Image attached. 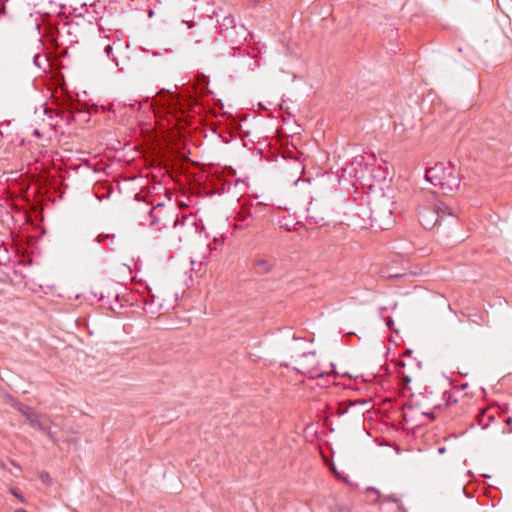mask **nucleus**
<instances>
[{
	"instance_id": "obj_34",
	"label": "nucleus",
	"mask_w": 512,
	"mask_h": 512,
	"mask_svg": "<svg viewBox=\"0 0 512 512\" xmlns=\"http://www.w3.org/2000/svg\"><path fill=\"white\" fill-rule=\"evenodd\" d=\"M34 133L35 135H39V131L37 129L34 131Z\"/></svg>"
},
{
	"instance_id": "obj_15",
	"label": "nucleus",
	"mask_w": 512,
	"mask_h": 512,
	"mask_svg": "<svg viewBox=\"0 0 512 512\" xmlns=\"http://www.w3.org/2000/svg\"><path fill=\"white\" fill-rule=\"evenodd\" d=\"M471 317H475L476 318V319H471L472 322L482 323L484 325H488V323H489V319H488L487 313L475 314V315H471Z\"/></svg>"
},
{
	"instance_id": "obj_29",
	"label": "nucleus",
	"mask_w": 512,
	"mask_h": 512,
	"mask_svg": "<svg viewBox=\"0 0 512 512\" xmlns=\"http://www.w3.org/2000/svg\"><path fill=\"white\" fill-rule=\"evenodd\" d=\"M46 477H48V474H45V477H44V475H41V478H42L43 480H46Z\"/></svg>"
},
{
	"instance_id": "obj_7",
	"label": "nucleus",
	"mask_w": 512,
	"mask_h": 512,
	"mask_svg": "<svg viewBox=\"0 0 512 512\" xmlns=\"http://www.w3.org/2000/svg\"><path fill=\"white\" fill-rule=\"evenodd\" d=\"M232 65L235 72L247 73L254 71L259 66V63L254 56L246 53L245 50L238 49V56L234 59Z\"/></svg>"
},
{
	"instance_id": "obj_18",
	"label": "nucleus",
	"mask_w": 512,
	"mask_h": 512,
	"mask_svg": "<svg viewBox=\"0 0 512 512\" xmlns=\"http://www.w3.org/2000/svg\"><path fill=\"white\" fill-rule=\"evenodd\" d=\"M11 493L22 503L25 502V498L24 496L17 490V489H14V488H11Z\"/></svg>"
},
{
	"instance_id": "obj_1",
	"label": "nucleus",
	"mask_w": 512,
	"mask_h": 512,
	"mask_svg": "<svg viewBox=\"0 0 512 512\" xmlns=\"http://www.w3.org/2000/svg\"><path fill=\"white\" fill-rule=\"evenodd\" d=\"M158 113H163L168 118V124L182 130L192 122V116L188 110L187 101L173 94L169 90H161L152 102Z\"/></svg>"
},
{
	"instance_id": "obj_22",
	"label": "nucleus",
	"mask_w": 512,
	"mask_h": 512,
	"mask_svg": "<svg viewBox=\"0 0 512 512\" xmlns=\"http://www.w3.org/2000/svg\"><path fill=\"white\" fill-rule=\"evenodd\" d=\"M145 52L151 54L153 57H158L162 55L160 52L156 51L145 50Z\"/></svg>"
},
{
	"instance_id": "obj_26",
	"label": "nucleus",
	"mask_w": 512,
	"mask_h": 512,
	"mask_svg": "<svg viewBox=\"0 0 512 512\" xmlns=\"http://www.w3.org/2000/svg\"><path fill=\"white\" fill-rule=\"evenodd\" d=\"M332 471L333 473L338 477L339 476V473L336 471V469L334 467H332Z\"/></svg>"
},
{
	"instance_id": "obj_33",
	"label": "nucleus",
	"mask_w": 512,
	"mask_h": 512,
	"mask_svg": "<svg viewBox=\"0 0 512 512\" xmlns=\"http://www.w3.org/2000/svg\"><path fill=\"white\" fill-rule=\"evenodd\" d=\"M444 451H445V448H440L439 449V453H444Z\"/></svg>"
},
{
	"instance_id": "obj_21",
	"label": "nucleus",
	"mask_w": 512,
	"mask_h": 512,
	"mask_svg": "<svg viewBox=\"0 0 512 512\" xmlns=\"http://www.w3.org/2000/svg\"><path fill=\"white\" fill-rule=\"evenodd\" d=\"M41 431L44 432L50 439H52V440L54 439L53 434L49 427V423H47V430H41Z\"/></svg>"
},
{
	"instance_id": "obj_12",
	"label": "nucleus",
	"mask_w": 512,
	"mask_h": 512,
	"mask_svg": "<svg viewBox=\"0 0 512 512\" xmlns=\"http://www.w3.org/2000/svg\"><path fill=\"white\" fill-rule=\"evenodd\" d=\"M256 272L258 274L266 273L270 270L268 262L264 259H259L255 262Z\"/></svg>"
},
{
	"instance_id": "obj_17",
	"label": "nucleus",
	"mask_w": 512,
	"mask_h": 512,
	"mask_svg": "<svg viewBox=\"0 0 512 512\" xmlns=\"http://www.w3.org/2000/svg\"><path fill=\"white\" fill-rule=\"evenodd\" d=\"M113 238H115L114 234H104V233H102V234H99L97 236L96 240H97L98 243H102L105 239H113Z\"/></svg>"
},
{
	"instance_id": "obj_5",
	"label": "nucleus",
	"mask_w": 512,
	"mask_h": 512,
	"mask_svg": "<svg viewBox=\"0 0 512 512\" xmlns=\"http://www.w3.org/2000/svg\"><path fill=\"white\" fill-rule=\"evenodd\" d=\"M173 228L180 242L189 241L199 234L196 220L191 215L177 217L174 221Z\"/></svg>"
},
{
	"instance_id": "obj_24",
	"label": "nucleus",
	"mask_w": 512,
	"mask_h": 512,
	"mask_svg": "<svg viewBox=\"0 0 512 512\" xmlns=\"http://www.w3.org/2000/svg\"><path fill=\"white\" fill-rule=\"evenodd\" d=\"M281 155H282V158H283L284 160H286V159H287V157H288V156H287V154H286V151H285V150H283V151L281 152Z\"/></svg>"
},
{
	"instance_id": "obj_6",
	"label": "nucleus",
	"mask_w": 512,
	"mask_h": 512,
	"mask_svg": "<svg viewBox=\"0 0 512 512\" xmlns=\"http://www.w3.org/2000/svg\"><path fill=\"white\" fill-rule=\"evenodd\" d=\"M292 141L290 142V177L296 176L295 185H298V182L301 180V175L304 172V151L300 149L296 142L295 138L290 135ZM298 140V138H296Z\"/></svg>"
},
{
	"instance_id": "obj_30",
	"label": "nucleus",
	"mask_w": 512,
	"mask_h": 512,
	"mask_svg": "<svg viewBox=\"0 0 512 512\" xmlns=\"http://www.w3.org/2000/svg\"><path fill=\"white\" fill-rule=\"evenodd\" d=\"M46 477H48V474H45V477H44V475H41V478H42L43 480H46Z\"/></svg>"
},
{
	"instance_id": "obj_10",
	"label": "nucleus",
	"mask_w": 512,
	"mask_h": 512,
	"mask_svg": "<svg viewBox=\"0 0 512 512\" xmlns=\"http://www.w3.org/2000/svg\"><path fill=\"white\" fill-rule=\"evenodd\" d=\"M27 421L36 430H47V423H49L48 417L37 411Z\"/></svg>"
},
{
	"instance_id": "obj_8",
	"label": "nucleus",
	"mask_w": 512,
	"mask_h": 512,
	"mask_svg": "<svg viewBox=\"0 0 512 512\" xmlns=\"http://www.w3.org/2000/svg\"><path fill=\"white\" fill-rule=\"evenodd\" d=\"M313 350L312 340L310 338H302L293 336L290 341V358L295 360L301 356H305L306 353Z\"/></svg>"
},
{
	"instance_id": "obj_32",
	"label": "nucleus",
	"mask_w": 512,
	"mask_h": 512,
	"mask_svg": "<svg viewBox=\"0 0 512 512\" xmlns=\"http://www.w3.org/2000/svg\"><path fill=\"white\" fill-rule=\"evenodd\" d=\"M510 421H511V418H507V419L505 420V422H506L507 424H510Z\"/></svg>"
},
{
	"instance_id": "obj_20",
	"label": "nucleus",
	"mask_w": 512,
	"mask_h": 512,
	"mask_svg": "<svg viewBox=\"0 0 512 512\" xmlns=\"http://www.w3.org/2000/svg\"><path fill=\"white\" fill-rule=\"evenodd\" d=\"M6 13L5 2L0 0V17Z\"/></svg>"
},
{
	"instance_id": "obj_25",
	"label": "nucleus",
	"mask_w": 512,
	"mask_h": 512,
	"mask_svg": "<svg viewBox=\"0 0 512 512\" xmlns=\"http://www.w3.org/2000/svg\"><path fill=\"white\" fill-rule=\"evenodd\" d=\"M361 165V161H358L357 159L355 161L352 162V166L354 165Z\"/></svg>"
},
{
	"instance_id": "obj_16",
	"label": "nucleus",
	"mask_w": 512,
	"mask_h": 512,
	"mask_svg": "<svg viewBox=\"0 0 512 512\" xmlns=\"http://www.w3.org/2000/svg\"><path fill=\"white\" fill-rule=\"evenodd\" d=\"M47 58L42 59L40 54H36L33 58V63L38 68H42L43 62L47 63Z\"/></svg>"
},
{
	"instance_id": "obj_9",
	"label": "nucleus",
	"mask_w": 512,
	"mask_h": 512,
	"mask_svg": "<svg viewBox=\"0 0 512 512\" xmlns=\"http://www.w3.org/2000/svg\"><path fill=\"white\" fill-rule=\"evenodd\" d=\"M496 414H497V409L495 407H488V408L482 409L476 416L477 424L482 429L488 428L490 423L494 420Z\"/></svg>"
},
{
	"instance_id": "obj_19",
	"label": "nucleus",
	"mask_w": 512,
	"mask_h": 512,
	"mask_svg": "<svg viewBox=\"0 0 512 512\" xmlns=\"http://www.w3.org/2000/svg\"><path fill=\"white\" fill-rule=\"evenodd\" d=\"M278 225H279L280 228H283V229L288 231V223L286 222V218L285 217L283 219H279L278 220Z\"/></svg>"
},
{
	"instance_id": "obj_36",
	"label": "nucleus",
	"mask_w": 512,
	"mask_h": 512,
	"mask_svg": "<svg viewBox=\"0 0 512 512\" xmlns=\"http://www.w3.org/2000/svg\"><path fill=\"white\" fill-rule=\"evenodd\" d=\"M0 136H2V132L0 131Z\"/></svg>"
},
{
	"instance_id": "obj_4",
	"label": "nucleus",
	"mask_w": 512,
	"mask_h": 512,
	"mask_svg": "<svg viewBox=\"0 0 512 512\" xmlns=\"http://www.w3.org/2000/svg\"><path fill=\"white\" fill-rule=\"evenodd\" d=\"M454 214L451 207L444 202L433 198L418 209V218L420 224L425 229H432L435 225L445 216H452Z\"/></svg>"
},
{
	"instance_id": "obj_3",
	"label": "nucleus",
	"mask_w": 512,
	"mask_h": 512,
	"mask_svg": "<svg viewBox=\"0 0 512 512\" xmlns=\"http://www.w3.org/2000/svg\"><path fill=\"white\" fill-rule=\"evenodd\" d=\"M293 370L309 379L332 378L335 375L333 364H329V369H324L315 350L293 360Z\"/></svg>"
},
{
	"instance_id": "obj_28",
	"label": "nucleus",
	"mask_w": 512,
	"mask_h": 512,
	"mask_svg": "<svg viewBox=\"0 0 512 512\" xmlns=\"http://www.w3.org/2000/svg\"><path fill=\"white\" fill-rule=\"evenodd\" d=\"M15 512H28V511H26L25 509L20 508V509H17Z\"/></svg>"
},
{
	"instance_id": "obj_27",
	"label": "nucleus",
	"mask_w": 512,
	"mask_h": 512,
	"mask_svg": "<svg viewBox=\"0 0 512 512\" xmlns=\"http://www.w3.org/2000/svg\"><path fill=\"white\" fill-rule=\"evenodd\" d=\"M188 28H192L194 23L193 22H187Z\"/></svg>"
},
{
	"instance_id": "obj_14",
	"label": "nucleus",
	"mask_w": 512,
	"mask_h": 512,
	"mask_svg": "<svg viewBox=\"0 0 512 512\" xmlns=\"http://www.w3.org/2000/svg\"><path fill=\"white\" fill-rule=\"evenodd\" d=\"M163 206H164V204H163V203H158L157 205L153 206V207L149 210L148 214H149V218H150V225H151V226H155V225L159 222V218H158V217H156L154 213H155V211H156V209H157V208H159V207H163Z\"/></svg>"
},
{
	"instance_id": "obj_11",
	"label": "nucleus",
	"mask_w": 512,
	"mask_h": 512,
	"mask_svg": "<svg viewBox=\"0 0 512 512\" xmlns=\"http://www.w3.org/2000/svg\"><path fill=\"white\" fill-rule=\"evenodd\" d=\"M123 46L124 44L120 40L113 42V44H107L104 46V53L107 55L109 59H111L116 64V66H119V63L117 57L114 54V48H116V50H119ZM125 47H128V45L125 44Z\"/></svg>"
},
{
	"instance_id": "obj_23",
	"label": "nucleus",
	"mask_w": 512,
	"mask_h": 512,
	"mask_svg": "<svg viewBox=\"0 0 512 512\" xmlns=\"http://www.w3.org/2000/svg\"><path fill=\"white\" fill-rule=\"evenodd\" d=\"M11 464H12L15 468H17L19 471H21V467H20L17 463H15L13 460H11Z\"/></svg>"
},
{
	"instance_id": "obj_35",
	"label": "nucleus",
	"mask_w": 512,
	"mask_h": 512,
	"mask_svg": "<svg viewBox=\"0 0 512 512\" xmlns=\"http://www.w3.org/2000/svg\"><path fill=\"white\" fill-rule=\"evenodd\" d=\"M355 177L358 178V179L362 178V176H359L357 174H355Z\"/></svg>"
},
{
	"instance_id": "obj_31",
	"label": "nucleus",
	"mask_w": 512,
	"mask_h": 512,
	"mask_svg": "<svg viewBox=\"0 0 512 512\" xmlns=\"http://www.w3.org/2000/svg\"><path fill=\"white\" fill-rule=\"evenodd\" d=\"M46 477H48V474H45V477H44V475H41V478H42L43 480H46Z\"/></svg>"
},
{
	"instance_id": "obj_2",
	"label": "nucleus",
	"mask_w": 512,
	"mask_h": 512,
	"mask_svg": "<svg viewBox=\"0 0 512 512\" xmlns=\"http://www.w3.org/2000/svg\"><path fill=\"white\" fill-rule=\"evenodd\" d=\"M425 178L444 193L458 190L461 182L458 169L451 163H436L426 170Z\"/></svg>"
},
{
	"instance_id": "obj_13",
	"label": "nucleus",
	"mask_w": 512,
	"mask_h": 512,
	"mask_svg": "<svg viewBox=\"0 0 512 512\" xmlns=\"http://www.w3.org/2000/svg\"><path fill=\"white\" fill-rule=\"evenodd\" d=\"M17 409L25 417L26 420H28L36 411L34 408L24 404H19Z\"/></svg>"
}]
</instances>
